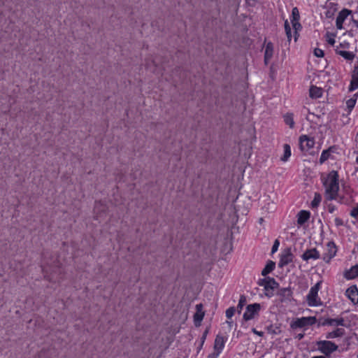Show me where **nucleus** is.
<instances>
[{
    "mask_svg": "<svg viewBox=\"0 0 358 358\" xmlns=\"http://www.w3.org/2000/svg\"><path fill=\"white\" fill-rule=\"evenodd\" d=\"M323 185L325 188V196L327 200H338L343 204H348L351 202L352 195L350 189L345 190V194H338V174L336 171H331L324 179Z\"/></svg>",
    "mask_w": 358,
    "mask_h": 358,
    "instance_id": "f257e3e1",
    "label": "nucleus"
},
{
    "mask_svg": "<svg viewBox=\"0 0 358 358\" xmlns=\"http://www.w3.org/2000/svg\"><path fill=\"white\" fill-rule=\"evenodd\" d=\"M322 282H317L312 287L306 296V301L309 306H319L322 305V301L318 296V292L320 289Z\"/></svg>",
    "mask_w": 358,
    "mask_h": 358,
    "instance_id": "f03ea898",
    "label": "nucleus"
},
{
    "mask_svg": "<svg viewBox=\"0 0 358 358\" xmlns=\"http://www.w3.org/2000/svg\"><path fill=\"white\" fill-rule=\"evenodd\" d=\"M316 322L317 319L315 317H302L296 318L295 320L292 321L290 324V327L293 329L306 328L315 324Z\"/></svg>",
    "mask_w": 358,
    "mask_h": 358,
    "instance_id": "7ed1b4c3",
    "label": "nucleus"
},
{
    "mask_svg": "<svg viewBox=\"0 0 358 358\" xmlns=\"http://www.w3.org/2000/svg\"><path fill=\"white\" fill-rule=\"evenodd\" d=\"M318 350L326 356L330 355L338 349V345L329 341H322L317 342Z\"/></svg>",
    "mask_w": 358,
    "mask_h": 358,
    "instance_id": "20e7f679",
    "label": "nucleus"
},
{
    "mask_svg": "<svg viewBox=\"0 0 358 358\" xmlns=\"http://www.w3.org/2000/svg\"><path fill=\"white\" fill-rule=\"evenodd\" d=\"M261 308V306L259 303H253L250 304L246 308V311L243 314V319L245 321L250 320L253 319L255 315H258Z\"/></svg>",
    "mask_w": 358,
    "mask_h": 358,
    "instance_id": "39448f33",
    "label": "nucleus"
},
{
    "mask_svg": "<svg viewBox=\"0 0 358 358\" xmlns=\"http://www.w3.org/2000/svg\"><path fill=\"white\" fill-rule=\"evenodd\" d=\"M259 285L264 287V289L267 292L273 291L275 289L279 287V284L273 278H265L260 279L258 282Z\"/></svg>",
    "mask_w": 358,
    "mask_h": 358,
    "instance_id": "423d86ee",
    "label": "nucleus"
},
{
    "mask_svg": "<svg viewBox=\"0 0 358 358\" xmlns=\"http://www.w3.org/2000/svg\"><path fill=\"white\" fill-rule=\"evenodd\" d=\"M315 145V141L313 138H310L306 135L301 136L299 138V145L300 148L303 151H308L313 148Z\"/></svg>",
    "mask_w": 358,
    "mask_h": 358,
    "instance_id": "0eeeda50",
    "label": "nucleus"
},
{
    "mask_svg": "<svg viewBox=\"0 0 358 358\" xmlns=\"http://www.w3.org/2000/svg\"><path fill=\"white\" fill-rule=\"evenodd\" d=\"M293 259L294 255L292 253L291 248H286L282 251L280 255V259L278 263V266L280 267H283L291 263L293 261Z\"/></svg>",
    "mask_w": 358,
    "mask_h": 358,
    "instance_id": "6e6552de",
    "label": "nucleus"
},
{
    "mask_svg": "<svg viewBox=\"0 0 358 358\" xmlns=\"http://www.w3.org/2000/svg\"><path fill=\"white\" fill-rule=\"evenodd\" d=\"M327 252L323 255V260L329 263L331 259L336 255L337 250L335 244L333 242H329L327 245Z\"/></svg>",
    "mask_w": 358,
    "mask_h": 358,
    "instance_id": "1a4fd4ad",
    "label": "nucleus"
},
{
    "mask_svg": "<svg viewBox=\"0 0 358 358\" xmlns=\"http://www.w3.org/2000/svg\"><path fill=\"white\" fill-rule=\"evenodd\" d=\"M202 303L196 306V313L194 315V322L196 327H199L204 317V311L203 310Z\"/></svg>",
    "mask_w": 358,
    "mask_h": 358,
    "instance_id": "9d476101",
    "label": "nucleus"
},
{
    "mask_svg": "<svg viewBox=\"0 0 358 358\" xmlns=\"http://www.w3.org/2000/svg\"><path fill=\"white\" fill-rule=\"evenodd\" d=\"M351 13V11L348 9H343L339 12L336 21V26L337 29H342L343 28V24L348 16Z\"/></svg>",
    "mask_w": 358,
    "mask_h": 358,
    "instance_id": "9b49d317",
    "label": "nucleus"
},
{
    "mask_svg": "<svg viewBox=\"0 0 358 358\" xmlns=\"http://www.w3.org/2000/svg\"><path fill=\"white\" fill-rule=\"evenodd\" d=\"M301 258L306 262L310 259L315 260L320 258V255L316 248H312L306 250L305 252L302 255Z\"/></svg>",
    "mask_w": 358,
    "mask_h": 358,
    "instance_id": "f8f14e48",
    "label": "nucleus"
},
{
    "mask_svg": "<svg viewBox=\"0 0 358 358\" xmlns=\"http://www.w3.org/2000/svg\"><path fill=\"white\" fill-rule=\"evenodd\" d=\"M227 338L223 336L220 334L217 335L214 342V351L217 352V353H221L224 347Z\"/></svg>",
    "mask_w": 358,
    "mask_h": 358,
    "instance_id": "ddd939ff",
    "label": "nucleus"
},
{
    "mask_svg": "<svg viewBox=\"0 0 358 358\" xmlns=\"http://www.w3.org/2000/svg\"><path fill=\"white\" fill-rule=\"evenodd\" d=\"M322 325H329L338 328L339 326H345V320L343 317L327 318L323 322Z\"/></svg>",
    "mask_w": 358,
    "mask_h": 358,
    "instance_id": "4468645a",
    "label": "nucleus"
},
{
    "mask_svg": "<svg viewBox=\"0 0 358 358\" xmlns=\"http://www.w3.org/2000/svg\"><path fill=\"white\" fill-rule=\"evenodd\" d=\"M357 89H358V64L355 65L352 71L349 90L354 91Z\"/></svg>",
    "mask_w": 358,
    "mask_h": 358,
    "instance_id": "2eb2a0df",
    "label": "nucleus"
},
{
    "mask_svg": "<svg viewBox=\"0 0 358 358\" xmlns=\"http://www.w3.org/2000/svg\"><path fill=\"white\" fill-rule=\"evenodd\" d=\"M278 295L282 301H290L292 297V290L290 287L281 288L278 291Z\"/></svg>",
    "mask_w": 358,
    "mask_h": 358,
    "instance_id": "dca6fc26",
    "label": "nucleus"
},
{
    "mask_svg": "<svg viewBox=\"0 0 358 358\" xmlns=\"http://www.w3.org/2000/svg\"><path fill=\"white\" fill-rule=\"evenodd\" d=\"M346 295L353 303H358V289L355 286L349 287L346 290Z\"/></svg>",
    "mask_w": 358,
    "mask_h": 358,
    "instance_id": "f3484780",
    "label": "nucleus"
},
{
    "mask_svg": "<svg viewBox=\"0 0 358 358\" xmlns=\"http://www.w3.org/2000/svg\"><path fill=\"white\" fill-rule=\"evenodd\" d=\"M273 55V45L271 42L266 43L264 52V62L268 64Z\"/></svg>",
    "mask_w": 358,
    "mask_h": 358,
    "instance_id": "a211bd4d",
    "label": "nucleus"
},
{
    "mask_svg": "<svg viewBox=\"0 0 358 358\" xmlns=\"http://www.w3.org/2000/svg\"><path fill=\"white\" fill-rule=\"evenodd\" d=\"M345 334V329L342 327H338L332 331H329L327 334L326 338L328 339L336 338L341 337Z\"/></svg>",
    "mask_w": 358,
    "mask_h": 358,
    "instance_id": "6ab92c4d",
    "label": "nucleus"
},
{
    "mask_svg": "<svg viewBox=\"0 0 358 358\" xmlns=\"http://www.w3.org/2000/svg\"><path fill=\"white\" fill-rule=\"evenodd\" d=\"M310 213L306 210H301L297 215V223L299 225H303L310 218Z\"/></svg>",
    "mask_w": 358,
    "mask_h": 358,
    "instance_id": "aec40b11",
    "label": "nucleus"
},
{
    "mask_svg": "<svg viewBox=\"0 0 358 358\" xmlns=\"http://www.w3.org/2000/svg\"><path fill=\"white\" fill-rule=\"evenodd\" d=\"M344 276L347 279H354L358 277V264L351 267L350 269L346 271Z\"/></svg>",
    "mask_w": 358,
    "mask_h": 358,
    "instance_id": "412c9836",
    "label": "nucleus"
},
{
    "mask_svg": "<svg viewBox=\"0 0 358 358\" xmlns=\"http://www.w3.org/2000/svg\"><path fill=\"white\" fill-rule=\"evenodd\" d=\"M309 93H310V96L311 98H315V99L321 97L322 95V91L321 88H319L315 86H312L310 88Z\"/></svg>",
    "mask_w": 358,
    "mask_h": 358,
    "instance_id": "4be33fe9",
    "label": "nucleus"
},
{
    "mask_svg": "<svg viewBox=\"0 0 358 358\" xmlns=\"http://www.w3.org/2000/svg\"><path fill=\"white\" fill-rule=\"evenodd\" d=\"M275 262L273 261H268L264 268L262 271V275L266 276L270 273L275 268Z\"/></svg>",
    "mask_w": 358,
    "mask_h": 358,
    "instance_id": "5701e85b",
    "label": "nucleus"
},
{
    "mask_svg": "<svg viewBox=\"0 0 358 358\" xmlns=\"http://www.w3.org/2000/svg\"><path fill=\"white\" fill-rule=\"evenodd\" d=\"M284 121L290 128L294 127V115L292 113H287L284 115Z\"/></svg>",
    "mask_w": 358,
    "mask_h": 358,
    "instance_id": "b1692460",
    "label": "nucleus"
},
{
    "mask_svg": "<svg viewBox=\"0 0 358 358\" xmlns=\"http://www.w3.org/2000/svg\"><path fill=\"white\" fill-rule=\"evenodd\" d=\"M338 54L347 60H352L355 57V55L352 52L345 50H340L338 52Z\"/></svg>",
    "mask_w": 358,
    "mask_h": 358,
    "instance_id": "393cba45",
    "label": "nucleus"
},
{
    "mask_svg": "<svg viewBox=\"0 0 358 358\" xmlns=\"http://www.w3.org/2000/svg\"><path fill=\"white\" fill-rule=\"evenodd\" d=\"M283 149H284V155L281 157V160L283 162H286V161H287V159H289V157L291 155V148L288 144H284Z\"/></svg>",
    "mask_w": 358,
    "mask_h": 358,
    "instance_id": "a878e982",
    "label": "nucleus"
},
{
    "mask_svg": "<svg viewBox=\"0 0 358 358\" xmlns=\"http://www.w3.org/2000/svg\"><path fill=\"white\" fill-rule=\"evenodd\" d=\"M331 151V148H330L328 150H325L322 151L320 158V164L324 163L325 161H327L330 157Z\"/></svg>",
    "mask_w": 358,
    "mask_h": 358,
    "instance_id": "bb28decb",
    "label": "nucleus"
},
{
    "mask_svg": "<svg viewBox=\"0 0 358 358\" xmlns=\"http://www.w3.org/2000/svg\"><path fill=\"white\" fill-rule=\"evenodd\" d=\"M299 18H300V15H299V12L298 8L296 7L293 8L292 10L291 22H295V21H299Z\"/></svg>",
    "mask_w": 358,
    "mask_h": 358,
    "instance_id": "cd10ccee",
    "label": "nucleus"
},
{
    "mask_svg": "<svg viewBox=\"0 0 358 358\" xmlns=\"http://www.w3.org/2000/svg\"><path fill=\"white\" fill-rule=\"evenodd\" d=\"M245 303H246L245 296L243 295L241 296L239 301H238V304L237 306V310L239 313L241 312V310H242L243 306L245 305Z\"/></svg>",
    "mask_w": 358,
    "mask_h": 358,
    "instance_id": "c85d7f7f",
    "label": "nucleus"
},
{
    "mask_svg": "<svg viewBox=\"0 0 358 358\" xmlns=\"http://www.w3.org/2000/svg\"><path fill=\"white\" fill-rule=\"evenodd\" d=\"M321 201V196L319 194H315L314 199L312 201L311 205L314 207H317Z\"/></svg>",
    "mask_w": 358,
    "mask_h": 358,
    "instance_id": "c756f323",
    "label": "nucleus"
},
{
    "mask_svg": "<svg viewBox=\"0 0 358 358\" xmlns=\"http://www.w3.org/2000/svg\"><path fill=\"white\" fill-rule=\"evenodd\" d=\"M292 27L295 30V41H296L297 31L301 28V25L299 21L292 22Z\"/></svg>",
    "mask_w": 358,
    "mask_h": 358,
    "instance_id": "7c9ffc66",
    "label": "nucleus"
},
{
    "mask_svg": "<svg viewBox=\"0 0 358 358\" xmlns=\"http://www.w3.org/2000/svg\"><path fill=\"white\" fill-rule=\"evenodd\" d=\"M236 309L234 307H230L226 310V317L227 318H231L235 313Z\"/></svg>",
    "mask_w": 358,
    "mask_h": 358,
    "instance_id": "2f4dec72",
    "label": "nucleus"
},
{
    "mask_svg": "<svg viewBox=\"0 0 358 358\" xmlns=\"http://www.w3.org/2000/svg\"><path fill=\"white\" fill-rule=\"evenodd\" d=\"M355 103H356V99H348L347 101H346V105H347V107L350 109V110H352L355 105Z\"/></svg>",
    "mask_w": 358,
    "mask_h": 358,
    "instance_id": "473e14b6",
    "label": "nucleus"
},
{
    "mask_svg": "<svg viewBox=\"0 0 358 358\" xmlns=\"http://www.w3.org/2000/svg\"><path fill=\"white\" fill-rule=\"evenodd\" d=\"M314 55L317 57H322L324 56V52L323 50H322L320 48H315L314 50Z\"/></svg>",
    "mask_w": 358,
    "mask_h": 358,
    "instance_id": "72a5a7b5",
    "label": "nucleus"
},
{
    "mask_svg": "<svg viewBox=\"0 0 358 358\" xmlns=\"http://www.w3.org/2000/svg\"><path fill=\"white\" fill-rule=\"evenodd\" d=\"M350 215L355 218L358 217V205L351 210Z\"/></svg>",
    "mask_w": 358,
    "mask_h": 358,
    "instance_id": "f704fd0d",
    "label": "nucleus"
},
{
    "mask_svg": "<svg viewBox=\"0 0 358 358\" xmlns=\"http://www.w3.org/2000/svg\"><path fill=\"white\" fill-rule=\"evenodd\" d=\"M279 245H280V242H279L278 240L276 239L274 241V243H273L272 249H271L272 253H274V252H275L278 250Z\"/></svg>",
    "mask_w": 358,
    "mask_h": 358,
    "instance_id": "c9c22d12",
    "label": "nucleus"
},
{
    "mask_svg": "<svg viewBox=\"0 0 358 358\" xmlns=\"http://www.w3.org/2000/svg\"><path fill=\"white\" fill-rule=\"evenodd\" d=\"M334 222H335L336 226H337V227L343 225V220L339 217H336L334 220Z\"/></svg>",
    "mask_w": 358,
    "mask_h": 358,
    "instance_id": "e433bc0d",
    "label": "nucleus"
},
{
    "mask_svg": "<svg viewBox=\"0 0 358 358\" xmlns=\"http://www.w3.org/2000/svg\"><path fill=\"white\" fill-rule=\"evenodd\" d=\"M220 353H217V352L214 351L213 353L210 354L208 356V358H217Z\"/></svg>",
    "mask_w": 358,
    "mask_h": 358,
    "instance_id": "4c0bfd02",
    "label": "nucleus"
},
{
    "mask_svg": "<svg viewBox=\"0 0 358 358\" xmlns=\"http://www.w3.org/2000/svg\"><path fill=\"white\" fill-rule=\"evenodd\" d=\"M327 208H328V211H329L330 213H334V210H336V207H335V206L331 205V204H329V205L328 206V207H327Z\"/></svg>",
    "mask_w": 358,
    "mask_h": 358,
    "instance_id": "58836bf2",
    "label": "nucleus"
},
{
    "mask_svg": "<svg viewBox=\"0 0 358 358\" xmlns=\"http://www.w3.org/2000/svg\"><path fill=\"white\" fill-rule=\"evenodd\" d=\"M285 32H289V31H291V28L289 25L287 20H286L285 22Z\"/></svg>",
    "mask_w": 358,
    "mask_h": 358,
    "instance_id": "ea45409f",
    "label": "nucleus"
},
{
    "mask_svg": "<svg viewBox=\"0 0 358 358\" xmlns=\"http://www.w3.org/2000/svg\"><path fill=\"white\" fill-rule=\"evenodd\" d=\"M304 334H299L295 336V338L298 339L299 341L301 340L302 338H303L304 337Z\"/></svg>",
    "mask_w": 358,
    "mask_h": 358,
    "instance_id": "a19ab883",
    "label": "nucleus"
},
{
    "mask_svg": "<svg viewBox=\"0 0 358 358\" xmlns=\"http://www.w3.org/2000/svg\"><path fill=\"white\" fill-rule=\"evenodd\" d=\"M252 331H253L255 334H257V335H258V336H263V334H264V333H263L262 331H257L255 329H252Z\"/></svg>",
    "mask_w": 358,
    "mask_h": 358,
    "instance_id": "79ce46f5",
    "label": "nucleus"
},
{
    "mask_svg": "<svg viewBox=\"0 0 358 358\" xmlns=\"http://www.w3.org/2000/svg\"><path fill=\"white\" fill-rule=\"evenodd\" d=\"M327 42H328L330 45H334V43H335V40H334V38H329L327 40Z\"/></svg>",
    "mask_w": 358,
    "mask_h": 358,
    "instance_id": "37998d69",
    "label": "nucleus"
},
{
    "mask_svg": "<svg viewBox=\"0 0 358 358\" xmlns=\"http://www.w3.org/2000/svg\"><path fill=\"white\" fill-rule=\"evenodd\" d=\"M206 334H207V331L204 332V334H203V336H202V338H201V346H202V345H203V343H204V341H205L206 337Z\"/></svg>",
    "mask_w": 358,
    "mask_h": 358,
    "instance_id": "c03bdc74",
    "label": "nucleus"
},
{
    "mask_svg": "<svg viewBox=\"0 0 358 358\" xmlns=\"http://www.w3.org/2000/svg\"><path fill=\"white\" fill-rule=\"evenodd\" d=\"M286 35H287L288 41L289 42L292 39L291 31H289V32H286Z\"/></svg>",
    "mask_w": 358,
    "mask_h": 358,
    "instance_id": "a18cd8bd",
    "label": "nucleus"
},
{
    "mask_svg": "<svg viewBox=\"0 0 358 358\" xmlns=\"http://www.w3.org/2000/svg\"><path fill=\"white\" fill-rule=\"evenodd\" d=\"M353 22L355 24L356 27H358V20H353Z\"/></svg>",
    "mask_w": 358,
    "mask_h": 358,
    "instance_id": "49530a36",
    "label": "nucleus"
},
{
    "mask_svg": "<svg viewBox=\"0 0 358 358\" xmlns=\"http://www.w3.org/2000/svg\"><path fill=\"white\" fill-rule=\"evenodd\" d=\"M356 162L358 163V157L356 159Z\"/></svg>",
    "mask_w": 358,
    "mask_h": 358,
    "instance_id": "de8ad7c7",
    "label": "nucleus"
},
{
    "mask_svg": "<svg viewBox=\"0 0 358 358\" xmlns=\"http://www.w3.org/2000/svg\"><path fill=\"white\" fill-rule=\"evenodd\" d=\"M357 358H358V354H357Z\"/></svg>",
    "mask_w": 358,
    "mask_h": 358,
    "instance_id": "09e8293b",
    "label": "nucleus"
}]
</instances>
